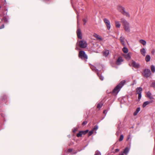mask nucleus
<instances>
[{"mask_svg": "<svg viewBox=\"0 0 155 155\" xmlns=\"http://www.w3.org/2000/svg\"><path fill=\"white\" fill-rule=\"evenodd\" d=\"M4 28V25H2L0 27V29H2Z\"/></svg>", "mask_w": 155, "mask_h": 155, "instance_id": "nucleus-43", "label": "nucleus"}, {"mask_svg": "<svg viewBox=\"0 0 155 155\" xmlns=\"http://www.w3.org/2000/svg\"><path fill=\"white\" fill-rule=\"evenodd\" d=\"M78 57L82 59H84L86 61H87V55L85 54L84 51H79Z\"/></svg>", "mask_w": 155, "mask_h": 155, "instance_id": "nucleus-4", "label": "nucleus"}, {"mask_svg": "<svg viewBox=\"0 0 155 155\" xmlns=\"http://www.w3.org/2000/svg\"><path fill=\"white\" fill-rule=\"evenodd\" d=\"M97 75L99 77V78H100V79L101 80L103 81L104 79V77L103 76L101 75H100L98 72H97Z\"/></svg>", "mask_w": 155, "mask_h": 155, "instance_id": "nucleus-26", "label": "nucleus"}, {"mask_svg": "<svg viewBox=\"0 0 155 155\" xmlns=\"http://www.w3.org/2000/svg\"><path fill=\"white\" fill-rule=\"evenodd\" d=\"M94 36L97 39L99 40H102V39L101 37L99 36L98 35L96 34H94Z\"/></svg>", "mask_w": 155, "mask_h": 155, "instance_id": "nucleus-22", "label": "nucleus"}, {"mask_svg": "<svg viewBox=\"0 0 155 155\" xmlns=\"http://www.w3.org/2000/svg\"><path fill=\"white\" fill-rule=\"evenodd\" d=\"M147 96L150 99H153V97L151 96V94L150 91H148L147 93Z\"/></svg>", "mask_w": 155, "mask_h": 155, "instance_id": "nucleus-14", "label": "nucleus"}, {"mask_svg": "<svg viewBox=\"0 0 155 155\" xmlns=\"http://www.w3.org/2000/svg\"><path fill=\"white\" fill-rule=\"evenodd\" d=\"M150 56L149 55H147L145 57V60L146 62H148L150 61Z\"/></svg>", "mask_w": 155, "mask_h": 155, "instance_id": "nucleus-16", "label": "nucleus"}, {"mask_svg": "<svg viewBox=\"0 0 155 155\" xmlns=\"http://www.w3.org/2000/svg\"><path fill=\"white\" fill-rule=\"evenodd\" d=\"M138 94V98L140 100L141 97V93Z\"/></svg>", "mask_w": 155, "mask_h": 155, "instance_id": "nucleus-39", "label": "nucleus"}, {"mask_svg": "<svg viewBox=\"0 0 155 155\" xmlns=\"http://www.w3.org/2000/svg\"><path fill=\"white\" fill-rule=\"evenodd\" d=\"M121 22L122 23L124 30L127 32H129L130 30L129 23L124 18H122L120 19Z\"/></svg>", "mask_w": 155, "mask_h": 155, "instance_id": "nucleus-2", "label": "nucleus"}, {"mask_svg": "<svg viewBox=\"0 0 155 155\" xmlns=\"http://www.w3.org/2000/svg\"><path fill=\"white\" fill-rule=\"evenodd\" d=\"M95 155H101V153L99 151H97L96 152Z\"/></svg>", "mask_w": 155, "mask_h": 155, "instance_id": "nucleus-37", "label": "nucleus"}, {"mask_svg": "<svg viewBox=\"0 0 155 155\" xmlns=\"http://www.w3.org/2000/svg\"><path fill=\"white\" fill-rule=\"evenodd\" d=\"M140 107H137V108L136 111L134 113V116L136 115L139 112V111H140Z\"/></svg>", "mask_w": 155, "mask_h": 155, "instance_id": "nucleus-19", "label": "nucleus"}, {"mask_svg": "<svg viewBox=\"0 0 155 155\" xmlns=\"http://www.w3.org/2000/svg\"><path fill=\"white\" fill-rule=\"evenodd\" d=\"M125 83V80H123L121 81L113 90L112 91V94L114 95H117Z\"/></svg>", "mask_w": 155, "mask_h": 155, "instance_id": "nucleus-1", "label": "nucleus"}, {"mask_svg": "<svg viewBox=\"0 0 155 155\" xmlns=\"http://www.w3.org/2000/svg\"><path fill=\"white\" fill-rule=\"evenodd\" d=\"M116 27L117 28H119L120 26V24L119 21H115Z\"/></svg>", "mask_w": 155, "mask_h": 155, "instance_id": "nucleus-20", "label": "nucleus"}, {"mask_svg": "<svg viewBox=\"0 0 155 155\" xmlns=\"http://www.w3.org/2000/svg\"><path fill=\"white\" fill-rule=\"evenodd\" d=\"M76 50L78 49H77V48H76Z\"/></svg>", "mask_w": 155, "mask_h": 155, "instance_id": "nucleus-50", "label": "nucleus"}, {"mask_svg": "<svg viewBox=\"0 0 155 155\" xmlns=\"http://www.w3.org/2000/svg\"><path fill=\"white\" fill-rule=\"evenodd\" d=\"M122 50H123V52L125 53H127V52H128V49L126 47H124L123 48Z\"/></svg>", "mask_w": 155, "mask_h": 155, "instance_id": "nucleus-27", "label": "nucleus"}, {"mask_svg": "<svg viewBox=\"0 0 155 155\" xmlns=\"http://www.w3.org/2000/svg\"><path fill=\"white\" fill-rule=\"evenodd\" d=\"M109 51L108 50H105L103 52V55L105 57L107 56L109 54Z\"/></svg>", "mask_w": 155, "mask_h": 155, "instance_id": "nucleus-21", "label": "nucleus"}, {"mask_svg": "<svg viewBox=\"0 0 155 155\" xmlns=\"http://www.w3.org/2000/svg\"><path fill=\"white\" fill-rule=\"evenodd\" d=\"M94 131L93 130H91L88 133V136H90L92 135V134L93 133Z\"/></svg>", "mask_w": 155, "mask_h": 155, "instance_id": "nucleus-35", "label": "nucleus"}, {"mask_svg": "<svg viewBox=\"0 0 155 155\" xmlns=\"http://www.w3.org/2000/svg\"><path fill=\"white\" fill-rule=\"evenodd\" d=\"M76 131V129H74V130H73V132H75Z\"/></svg>", "mask_w": 155, "mask_h": 155, "instance_id": "nucleus-46", "label": "nucleus"}, {"mask_svg": "<svg viewBox=\"0 0 155 155\" xmlns=\"http://www.w3.org/2000/svg\"><path fill=\"white\" fill-rule=\"evenodd\" d=\"M77 35L78 37L80 39H82V35L80 29L79 28H78L77 31Z\"/></svg>", "mask_w": 155, "mask_h": 155, "instance_id": "nucleus-8", "label": "nucleus"}, {"mask_svg": "<svg viewBox=\"0 0 155 155\" xmlns=\"http://www.w3.org/2000/svg\"><path fill=\"white\" fill-rule=\"evenodd\" d=\"M1 8V6H0V8Z\"/></svg>", "mask_w": 155, "mask_h": 155, "instance_id": "nucleus-52", "label": "nucleus"}, {"mask_svg": "<svg viewBox=\"0 0 155 155\" xmlns=\"http://www.w3.org/2000/svg\"><path fill=\"white\" fill-rule=\"evenodd\" d=\"M123 61L122 58L121 57H119L116 61V63L117 65H119L121 64V62Z\"/></svg>", "mask_w": 155, "mask_h": 155, "instance_id": "nucleus-9", "label": "nucleus"}, {"mask_svg": "<svg viewBox=\"0 0 155 155\" xmlns=\"http://www.w3.org/2000/svg\"><path fill=\"white\" fill-rule=\"evenodd\" d=\"M119 151V150L118 149H117L115 150V152H117Z\"/></svg>", "mask_w": 155, "mask_h": 155, "instance_id": "nucleus-44", "label": "nucleus"}, {"mask_svg": "<svg viewBox=\"0 0 155 155\" xmlns=\"http://www.w3.org/2000/svg\"><path fill=\"white\" fill-rule=\"evenodd\" d=\"M139 42L142 44L143 45H144L146 44V42L144 40L140 39L139 40Z\"/></svg>", "mask_w": 155, "mask_h": 155, "instance_id": "nucleus-24", "label": "nucleus"}, {"mask_svg": "<svg viewBox=\"0 0 155 155\" xmlns=\"http://www.w3.org/2000/svg\"><path fill=\"white\" fill-rule=\"evenodd\" d=\"M79 45L81 48H85L87 47V43L86 41L84 40L79 41Z\"/></svg>", "mask_w": 155, "mask_h": 155, "instance_id": "nucleus-6", "label": "nucleus"}, {"mask_svg": "<svg viewBox=\"0 0 155 155\" xmlns=\"http://www.w3.org/2000/svg\"><path fill=\"white\" fill-rule=\"evenodd\" d=\"M4 0L5 1V3L6 2V0Z\"/></svg>", "mask_w": 155, "mask_h": 155, "instance_id": "nucleus-48", "label": "nucleus"}, {"mask_svg": "<svg viewBox=\"0 0 155 155\" xmlns=\"http://www.w3.org/2000/svg\"><path fill=\"white\" fill-rule=\"evenodd\" d=\"M72 149H69L68 150V152H72Z\"/></svg>", "mask_w": 155, "mask_h": 155, "instance_id": "nucleus-42", "label": "nucleus"}, {"mask_svg": "<svg viewBox=\"0 0 155 155\" xmlns=\"http://www.w3.org/2000/svg\"><path fill=\"white\" fill-rule=\"evenodd\" d=\"M124 56L127 60H129L131 58V56L129 53L127 54L124 55Z\"/></svg>", "mask_w": 155, "mask_h": 155, "instance_id": "nucleus-11", "label": "nucleus"}, {"mask_svg": "<svg viewBox=\"0 0 155 155\" xmlns=\"http://www.w3.org/2000/svg\"><path fill=\"white\" fill-rule=\"evenodd\" d=\"M81 131L83 132V134H85L88 132V130H86L84 131Z\"/></svg>", "mask_w": 155, "mask_h": 155, "instance_id": "nucleus-36", "label": "nucleus"}, {"mask_svg": "<svg viewBox=\"0 0 155 155\" xmlns=\"http://www.w3.org/2000/svg\"><path fill=\"white\" fill-rule=\"evenodd\" d=\"M136 90L137 94L141 93L142 88L141 87H137L136 89Z\"/></svg>", "mask_w": 155, "mask_h": 155, "instance_id": "nucleus-15", "label": "nucleus"}, {"mask_svg": "<svg viewBox=\"0 0 155 155\" xmlns=\"http://www.w3.org/2000/svg\"><path fill=\"white\" fill-rule=\"evenodd\" d=\"M103 21L107 26V29L110 30L111 28V26L109 20L106 18H104V19Z\"/></svg>", "mask_w": 155, "mask_h": 155, "instance_id": "nucleus-5", "label": "nucleus"}, {"mask_svg": "<svg viewBox=\"0 0 155 155\" xmlns=\"http://www.w3.org/2000/svg\"><path fill=\"white\" fill-rule=\"evenodd\" d=\"M98 128V126L97 125H96L93 128V129L92 130L93 131L95 130L96 131L97 130Z\"/></svg>", "mask_w": 155, "mask_h": 155, "instance_id": "nucleus-30", "label": "nucleus"}, {"mask_svg": "<svg viewBox=\"0 0 155 155\" xmlns=\"http://www.w3.org/2000/svg\"><path fill=\"white\" fill-rule=\"evenodd\" d=\"M151 103L149 101H146L144 102L142 105V107L143 108L145 107L147 105Z\"/></svg>", "mask_w": 155, "mask_h": 155, "instance_id": "nucleus-18", "label": "nucleus"}, {"mask_svg": "<svg viewBox=\"0 0 155 155\" xmlns=\"http://www.w3.org/2000/svg\"><path fill=\"white\" fill-rule=\"evenodd\" d=\"M102 105L103 104H98V105L97 106V108H100L102 107Z\"/></svg>", "mask_w": 155, "mask_h": 155, "instance_id": "nucleus-34", "label": "nucleus"}, {"mask_svg": "<svg viewBox=\"0 0 155 155\" xmlns=\"http://www.w3.org/2000/svg\"><path fill=\"white\" fill-rule=\"evenodd\" d=\"M3 19L4 20V21L5 22H7L8 21V19L6 18H4Z\"/></svg>", "mask_w": 155, "mask_h": 155, "instance_id": "nucleus-40", "label": "nucleus"}, {"mask_svg": "<svg viewBox=\"0 0 155 155\" xmlns=\"http://www.w3.org/2000/svg\"><path fill=\"white\" fill-rule=\"evenodd\" d=\"M142 74L144 77L146 78L150 77L151 74L150 70L148 69H145L143 70Z\"/></svg>", "mask_w": 155, "mask_h": 155, "instance_id": "nucleus-3", "label": "nucleus"}, {"mask_svg": "<svg viewBox=\"0 0 155 155\" xmlns=\"http://www.w3.org/2000/svg\"><path fill=\"white\" fill-rule=\"evenodd\" d=\"M141 54L144 56L145 55L146 51L144 48H142L140 50Z\"/></svg>", "mask_w": 155, "mask_h": 155, "instance_id": "nucleus-12", "label": "nucleus"}, {"mask_svg": "<svg viewBox=\"0 0 155 155\" xmlns=\"http://www.w3.org/2000/svg\"><path fill=\"white\" fill-rule=\"evenodd\" d=\"M120 39L121 44L123 45H125L124 42V38L121 36L120 37Z\"/></svg>", "mask_w": 155, "mask_h": 155, "instance_id": "nucleus-23", "label": "nucleus"}, {"mask_svg": "<svg viewBox=\"0 0 155 155\" xmlns=\"http://www.w3.org/2000/svg\"><path fill=\"white\" fill-rule=\"evenodd\" d=\"M151 87L155 88V83L153 82L151 84Z\"/></svg>", "mask_w": 155, "mask_h": 155, "instance_id": "nucleus-38", "label": "nucleus"}, {"mask_svg": "<svg viewBox=\"0 0 155 155\" xmlns=\"http://www.w3.org/2000/svg\"><path fill=\"white\" fill-rule=\"evenodd\" d=\"M150 68L152 72L153 73H154L155 72V66L153 65H152L151 66Z\"/></svg>", "mask_w": 155, "mask_h": 155, "instance_id": "nucleus-28", "label": "nucleus"}, {"mask_svg": "<svg viewBox=\"0 0 155 155\" xmlns=\"http://www.w3.org/2000/svg\"><path fill=\"white\" fill-rule=\"evenodd\" d=\"M117 10L121 13L125 10V8L120 5H118L117 7Z\"/></svg>", "mask_w": 155, "mask_h": 155, "instance_id": "nucleus-7", "label": "nucleus"}, {"mask_svg": "<svg viewBox=\"0 0 155 155\" xmlns=\"http://www.w3.org/2000/svg\"><path fill=\"white\" fill-rule=\"evenodd\" d=\"M120 133V129H119L117 131L116 134L117 136H118L119 135V134Z\"/></svg>", "mask_w": 155, "mask_h": 155, "instance_id": "nucleus-32", "label": "nucleus"}, {"mask_svg": "<svg viewBox=\"0 0 155 155\" xmlns=\"http://www.w3.org/2000/svg\"><path fill=\"white\" fill-rule=\"evenodd\" d=\"M132 65L134 68H138L140 67V64H138L136 63L134 61H133L132 63Z\"/></svg>", "mask_w": 155, "mask_h": 155, "instance_id": "nucleus-10", "label": "nucleus"}, {"mask_svg": "<svg viewBox=\"0 0 155 155\" xmlns=\"http://www.w3.org/2000/svg\"><path fill=\"white\" fill-rule=\"evenodd\" d=\"M77 23H78V21H77Z\"/></svg>", "mask_w": 155, "mask_h": 155, "instance_id": "nucleus-47", "label": "nucleus"}, {"mask_svg": "<svg viewBox=\"0 0 155 155\" xmlns=\"http://www.w3.org/2000/svg\"><path fill=\"white\" fill-rule=\"evenodd\" d=\"M124 155L123 154H122L121 155Z\"/></svg>", "mask_w": 155, "mask_h": 155, "instance_id": "nucleus-49", "label": "nucleus"}, {"mask_svg": "<svg viewBox=\"0 0 155 155\" xmlns=\"http://www.w3.org/2000/svg\"><path fill=\"white\" fill-rule=\"evenodd\" d=\"M83 132L81 131H80L79 133H78L77 135V136L78 137H81L82 135H83Z\"/></svg>", "mask_w": 155, "mask_h": 155, "instance_id": "nucleus-29", "label": "nucleus"}, {"mask_svg": "<svg viewBox=\"0 0 155 155\" xmlns=\"http://www.w3.org/2000/svg\"><path fill=\"white\" fill-rule=\"evenodd\" d=\"M122 14L126 16L127 17L129 18L130 16L129 13L128 12H126L125 10L123 12H122Z\"/></svg>", "mask_w": 155, "mask_h": 155, "instance_id": "nucleus-13", "label": "nucleus"}, {"mask_svg": "<svg viewBox=\"0 0 155 155\" xmlns=\"http://www.w3.org/2000/svg\"><path fill=\"white\" fill-rule=\"evenodd\" d=\"M87 123V121H84L82 123V124L83 125H85V124H86Z\"/></svg>", "mask_w": 155, "mask_h": 155, "instance_id": "nucleus-41", "label": "nucleus"}, {"mask_svg": "<svg viewBox=\"0 0 155 155\" xmlns=\"http://www.w3.org/2000/svg\"><path fill=\"white\" fill-rule=\"evenodd\" d=\"M90 68L93 71H98V70L97 69L95 66H94L91 65H90Z\"/></svg>", "mask_w": 155, "mask_h": 155, "instance_id": "nucleus-17", "label": "nucleus"}, {"mask_svg": "<svg viewBox=\"0 0 155 155\" xmlns=\"http://www.w3.org/2000/svg\"><path fill=\"white\" fill-rule=\"evenodd\" d=\"M123 138H124L123 135H121L120 136V137L119 139V141H121L123 139Z\"/></svg>", "mask_w": 155, "mask_h": 155, "instance_id": "nucleus-31", "label": "nucleus"}, {"mask_svg": "<svg viewBox=\"0 0 155 155\" xmlns=\"http://www.w3.org/2000/svg\"><path fill=\"white\" fill-rule=\"evenodd\" d=\"M129 151V149L128 147H127L126 148H125V149L124 150L123 152V153L127 155Z\"/></svg>", "mask_w": 155, "mask_h": 155, "instance_id": "nucleus-25", "label": "nucleus"}, {"mask_svg": "<svg viewBox=\"0 0 155 155\" xmlns=\"http://www.w3.org/2000/svg\"><path fill=\"white\" fill-rule=\"evenodd\" d=\"M107 111L106 110H104L103 113L104 114H106L107 113Z\"/></svg>", "mask_w": 155, "mask_h": 155, "instance_id": "nucleus-45", "label": "nucleus"}, {"mask_svg": "<svg viewBox=\"0 0 155 155\" xmlns=\"http://www.w3.org/2000/svg\"><path fill=\"white\" fill-rule=\"evenodd\" d=\"M129 137L128 138L127 140H129Z\"/></svg>", "mask_w": 155, "mask_h": 155, "instance_id": "nucleus-51", "label": "nucleus"}, {"mask_svg": "<svg viewBox=\"0 0 155 155\" xmlns=\"http://www.w3.org/2000/svg\"><path fill=\"white\" fill-rule=\"evenodd\" d=\"M87 18H84L83 19V21L84 22V25H85L87 22Z\"/></svg>", "mask_w": 155, "mask_h": 155, "instance_id": "nucleus-33", "label": "nucleus"}]
</instances>
